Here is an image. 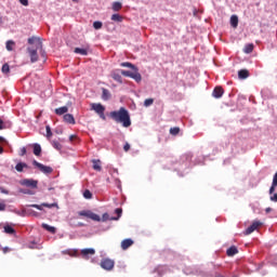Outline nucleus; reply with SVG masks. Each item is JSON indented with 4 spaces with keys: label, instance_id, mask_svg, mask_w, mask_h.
Wrapping results in <instances>:
<instances>
[{
    "label": "nucleus",
    "instance_id": "obj_39",
    "mask_svg": "<svg viewBox=\"0 0 277 277\" xmlns=\"http://www.w3.org/2000/svg\"><path fill=\"white\" fill-rule=\"evenodd\" d=\"M192 154H186V155H184V156H182V159H183V161H192Z\"/></svg>",
    "mask_w": 277,
    "mask_h": 277
},
{
    "label": "nucleus",
    "instance_id": "obj_21",
    "mask_svg": "<svg viewBox=\"0 0 277 277\" xmlns=\"http://www.w3.org/2000/svg\"><path fill=\"white\" fill-rule=\"evenodd\" d=\"M230 25L234 27V29H237L239 25V17L237 15H232L230 16Z\"/></svg>",
    "mask_w": 277,
    "mask_h": 277
},
{
    "label": "nucleus",
    "instance_id": "obj_23",
    "mask_svg": "<svg viewBox=\"0 0 277 277\" xmlns=\"http://www.w3.org/2000/svg\"><path fill=\"white\" fill-rule=\"evenodd\" d=\"M239 79H248L250 77V71L248 69H241L238 71Z\"/></svg>",
    "mask_w": 277,
    "mask_h": 277
},
{
    "label": "nucleus",
    "instance_id": "obj_44",
    "mask_svg": "<svg viewBox=\"0 0 277 277\" xmlns=\"http://www.w3.org/2000/svg\"><path fill=\"white\" fill-rule=\"evenodd\" d=\"M107 220H109V214L108 213H104L103 217H102V222H107Z\"/></svg>",
    "mask_w": 277,
    "mask_h": 277
},
{
    "label": "nucleus",
    "instance_id": "obj_26",
    "mask_svg": "<svg viewBox=\"0 0 277 277\" xmlns=\"http://www.w3.org/2000/svg\"><path fill=\"white\" fill-rule=\"evenodd\" d=\"M123 19L124 18L120 14H113L111 15V21H114L115 23H122Z\"/></svg>",
    "mask_w": 277,
    "mask_h": 277
},
{
    "label": "nucleus",
    "instance_id": "obj_4",
    "mask_svg": "<svg viewBox=\"0 0 277 277\" xmlns=\"http://www.w3.org/2000/svg\"><path fill=\"white\" fill-rule=\"evenodd\" d=\"M116 265V262L109 258H105L101 261L100 266L102 269H105L106 272H111Z\"/></svg>",
    "mask_w": 277,
    "mask_h": 277
},
{
    "label": "nucleus",
    "instance_id": "obj_29",
    "mask_svg": "<svg viewBox=\"0 0 277 277\" xmlns=\"http://www.w3.org/2000/svg\"><path fill=\"white\" fill-rule=\"evenodd\" d=\"M4 233H6V235H15L16 230L12 228V226L10 225H5L4 226Z\"/></svg>",
    "mask_w": 277,
    "mask_h": 277
},
{
    "label": "nucleus",
    "instance_id": "obj_24",
    "mask_svg": "<svg viewBox=\"0 0 277 277\" xmlns=\"http://www.w3.org/2000/svg\"><path fill=\"white\" fill-rule=\"evenodd\" d=\"M74 53H77L78 55H88V49L75 48Z\"/></svg>",
    "mask_w": 277,
    "mask_h": 277
},
{
    "label": "nucleus",
    "instance_id": "obj_18",
    "mask_svg": "<svg viewBox=\"0 0 277 277\" xmlns=\"http://www.w3.org/2000/svg\"><path fill=\"white\" fill-rule=\"evenodd\" d=\"M64 121L67 122V124H75V116L70 115V114H66L64 115Z\"/></svg>",
    "mask_w": 277,
    "mask_h": 277
},
{
    "label": "nucleus",
    "instance_id": "obj_51",
    "mask_svg": "<svg viewBox=\"0 0 277 277\" xmlns=\"http://www.w3.org/2000/svg\"><path fill=\"white\" fill-rule=\"evenodd\" d=\"M3 129H5V126L3 121L0 119V131H3Z\"/></svg>",
    "mask_w": 277,
    "mask_h": 277
},
{
    "label": "nucleus",
    "instance_id": "obj_30",
    "mask_svg": "<svg viewBox=\"0 0 277 277\" xmlns=\"http://www.w3.org/2000/svg\"><path fill=\"white\" fill-rule=\"evenodd\" d=\"M83 198H85L87 200H92V192H90V189H85L83 192Z\"/></svg>",
    "mask_w": 277,
    "mask_h": 277
},
{
    "label": "nucleus",
    "instance_id": "obj_5",
    "mask_svg": "<svg viewBox=\"0 0 277 277\" xmlns=\"http://www.w3.org/2000/svg\"><path fill=\"white\" fill-rule=\"evenodd\" d=\"M28 44H35L36 49H40V53L42 57H47L44 51H42V40L38 37L28 38Z\"/></svg>",
    "mask_w": 277,
    "mask_h": 277
},
{
    "label": "nucleus",
    "instance_id": "obj_58",
    "mask_svg": "<svg viewBox=\"0 0 277 277\" xmlns=\"http://www.w3.org/2000/svg\"><path fill=\"white\" fill-rule=\"evenodd\" d=\"M0 155H3V147L0 146Z\"/></svg>",
    "mask_w": 277,
    "mask_h": 277
},
{
    "label": "nucleus",
    "instance_id": "obj_55",
    "mask_svg": "<svg viewBox=\"0 0 277 277\" xmlns=\"http://www.w3.org/2000/svg\"><path fill=\"white\" fill-rule=\"evenodd\" d=\"M170 133H171V135H174V128L170 129Z\"/></svg>",
    "mask_w": 277,
    "mask_h": 277
},
{
    "label": "nucleus",
    "instance_id": "obj_40",
    "mask_svg": "<svg viewBox=\"0 0 277 277\" xmlns=\"http://www.w3.org/2000/svg\"><path fill=\"white\" fill-rule=\"evenodd\" d=\"M53 147L56 148V150H62V144H60V142L54 141Z\"/></svg>",
    "mask_w": 277,
    "mask_h": 277
},
{
    "label": "nucleus",
    "instance_id": "obj_9",
    "mask_svg": "<svg viewBox=\"0 0 277 277\" xmlns=\"http://www.w3.org/2000/svg\"><path fill=\"white\" fill-rule=\"evenodd\" d=\"M92 109L95 111L102 120H105V106L102 104H92Z\"/></svg>",
    "mask_w": 277,
    "mask_h": 277
},
{
    "label": "nucleus",
    "instance_id": "obj_48",
    "mask_svg": "<svg viewBox=\"0 0 277 277\" xmlns=\"http://www.w3.org/2000/svg\"><path fill=\"white\" fill-rule=\"evenodd\" d=\"M271 200L272 202H277V194H274L273 196H271Z\"/></svg>",
    "mask_w": 277,
    "mask_h": 277
},
{
    "label": "nucleus",
    "instance_id": "obj_36",
    "mask_svg": "<svg viewBox=\"0 0 277 277\" xmlns=\"http://www.w3.org/2000/svg\"><path fill=\"white\" fill-rule=\"evenodd\" d=\"M115 212L117 213V217H113V220H120L121 215H122V209L121 208H117L115 210Z\"/></svg>",
    "mask_w": 277,
    "mask_h": 277
},
{
    "label": "nucleus",
    "instance_id": "obj_54",
    "mask_svg": "<svg viewBox=\"0 0 277 277\" xmlns=\"http://www.w3.org/2000/svg\"><path fill=\"white\" fill-rule=\"evenodd\" d=\"M8 252H10V248L4 247V248H3V254H8Z\"/></svg>",
    "mask_w": 277,
    "mask_h": 277
},
{
    "label": "nucleus",
    "instance_id": "obj_45",
    "mask_svg": "<svg viewBox=\"0 0 277 277\" xmlns=\"http://www.w3.org/2000/svg\"><path fill=\"white\" fill-rule=\"evenodd\" d=\"M25 155H27V148L23 147L21 149V157H25Z\"/></svg>",
    "mask_w": 277,
    "mask_h": 277
},
{
    "label": "nucleus",
    "instance_id": "obj_59",
    "mask_svg": "<svg viewBox=\"0 0 277 277\" xmlns=\"http://www.w3.org/2000/svg\"><path fill=\"white\" fill-rule=\"evenodd\" d=\"M77 226H85L84 223H78Z\"/></svg>",
    "mask_w": 277,
    "mask_h": 277
},
{
    "label": "nucleus",
    "instance_id": "obj_8",
    "mask_svg": "<svg viewBox=\"0 0 277 277\" xmlns=\"http://www.w3.org/2000/svg\"><path fill=\"white\" fill-rule=\"evenodd\" d=\"M38 48H27V53L29 54L31 64H36L38 62Z\"/></svg>",
    "mask_w": 277,
    "mask_h": 277
},
{
    "label": "nucleus",
    "instance_id": "obj_35",
    "mask_svg": "<svg viewBox=\"0 0 277 277\" xmlns=\"http://www.w3.org/2000/svg\"><path fill=\"white\" fill-rule=\"evenodd\" d=\"M153 103H155L154 98H147L144 101V107H150V105H153Z\"/></svg>",
    "mask_w": 277,
    "mask_h": 277
},
{
    "label": "nucleus",
    "instance_id": "obj_43",
    "mask_svg": "<svg viewBox=\"0 0 277 277\" xmlns=\"http://www.w3.org/2000/svg\"><path fill=\"white\" fill-rule=\"evenodd\" d=\"M276 187H277V185H274V184L272 183V186H271V188H269V194H271V196H272V194H274V192H276Z\"/></svg>",
    "mask_w": 277,
    "mask_h": 277
},
{
    "label": "nucleus",
    "instance_id": "obj_42",
    "mask_svg": "<svg viewBox=\"0 0 277 277\" xmlns=\"http://www.w3.org/2000/svg\"><path fill=\"white\" fill-rule=\"evenodd\" d=\"M124 153H129L131 150V145L129 143H126L123 146Z\"/></svg>",
    "mask_w": 277,
    "mask_h": 277
},
{
    "label": "nucleus",
    "instance_id": "obj_20",
    "mask_svg": "<svg viewBox=\"0 0 277 277\" xmlns=\"http://www.w3.org/2000/svg\"><path fill=\"white\" fill-rule=\"evenodd\" d=\"M56 116H64V114H68V108L67 106H62L56 108L55 110Z\"/></svg>",
    "mask_w": 277,
    "mask_h": 277
},
{
    "label": "nucleus",
    "instance_id": "obj_41",
    "mask_svg": "<svg viewBox=\"0 0 277 277\" xmlns=\"http://www.w3.org/2000/svg\"><path fill=\"white\" fill-rule=\"evenodd\" d=\"M28 214L32 215L34 217H38L40 215V213L34 211V210H28Z\"/></svg>",
    "mask_w": 277,
    "mask_h": 277
},
{
    "label": "nucleus",
    "instance_id": "obj_16",
    "mask_svg": "<svg viewBox=\"0 0 277 277\" xmlns=\"http://www.w3.org/2000/svg\"><path fill=\"white\" fill-rule=\"evenodd\" d=\"M29 170V164L28 163H25V162H18L16 166H15V170L16 172H23V170Z\"/></svg>",
    "mask_w": 277,
    "mask_h": 277
},
{
    "label": "nucleus",
    "instance_id": "obj_49",
    "mask_svg": "<svg viewBox=\"0 0 277 277\" xmlns=\"http://www.w3.org/2000/svg\"><path fill=\"white\" fill-rule=\"evenodd\" d=\"M75 140H77V135L71 134V135L69 136V142H75Z\"/></svg>",
    "mask_w": 277,
    "mask_h": 277
},
{
    "label": "nucleus",
    "instance_id": "obj_2",
    "mask_svg": "<svg viewBox=\"0 0 277 277\" xmlns=\"http://www.w3.org/2000/svg\"><path fill=\"white\" fill-rule=\"evenodd\" d=\"M120 66L122 68H131L132 70H134V71H130V70L121 69V75L123 77H130V79H134L136 83H140V81H142V74L137 71V67H135V65H133L130 62H123L120 64Z\"/></svg>",
    "mask_w": 277,
    "mask_h": 277
},
{
    "label": "nucleus",
    "instance_id": "obj_38",
    "mask_svg": "<svg viewBox=\"0 0 277 277\" xmlns=\"http://www.w3.org/2000/svg\"><path fill=\"white\" fill-rule=\"evenodd\" d=\"M93 27H94V29H102L103 28V22H94Z\"/></svg>",
    "mask_w": 277,
    "mask_h": 277
},
{
    "label": "nucleus",
    "instance_id": "obj_11",
    "mask_svg": "<svg viewBox=\"0 0 277 277\" xmlns=\"http://www.w3.org/2000/svg\"><path fill=\"white\" fill-rule=\"evenodd\" d=\"M28 207H31L32 209H38V211H42V207H45L47 209H53V207H57V205L56 203H41V205L32 203Z\"/></svg>",
    "mask_w": 277,
    "mask_h": 277
},
{
    "label": "nucleus",
    "instance_id": "obj_46",
    "mask_svg": "<svg viewBox=\"0 0 277 277\" xmlns=\"http://www.w3.org/2000/svg\"><path fill=\"white\" fill-rule=\"evenodd\" d=\"M19 3H21L22 5L27 6V5H29V0H19Z\"/></svg>",
    "mask_w": 277,
    "mask_h": 277
},
{
    "label": "nucleus",
    "instance_id": "obj_7",
    "mask_svg": "<svg viewBox=\"0 0 277 277\" xmlns=\"http://www.w3.org/2000/svg\"><path fill=\"white\" fill-rule=\"evenodd\" d=\"M19 184L23 185V187H31V189H38V181L32 179H24L19 181Z\"/></svg>",
    "mask_w": 277,
    "mask_h": 277
},
{
    "label": "nucleus",
    "instance_id": "obj_12",
    "mask_svg": "<svg viewBox=\"0 0 277 277\" xmlns=\"http://www.w3.org/2000/svg\"><path fill=\"white\" fill-rule=\"evenodd\" d=\"M261 222L255 221L253 222L245 232V235H252V233H254V230H256V228H259V226H261Z\"/></svg>",
    "mask_w": 277,
    "mask_h": 277
},
{
    "label": "nucleus",
    "instance_id": "obj_13",
    "mask_svg": "<svg viewBox=\"0 0 277 277\" xmlns=\"http://www.w3.org/2000/svg\"><path fill=\"white\" fill-rule=\"evenodd\" d=\"M212 96L214 98H222V96H224V89L222 87H215Z\"/></svg>",
    "mask_w": 277,
    "mask_h": 277
},
{
    "label": "nucleus",
    "instance_id": "obj_57",
    "mask_svg": "<svg viewBox=\"0 0 277 277\" xmlns=\"http://www.w3.org/2000/svg\"><path fill=\"white\" fill-rule=\"evenodd\" d=\"M266 213H269V212H272V208H266Z\"/></svg>",
    "mask_w": 277,
    "mask_h": 277
},
{
    "label": "nucleus",
    "instance_id": "obj_22",
    "mask_svg": "<svg viewBox=\"0 0 277 277\" xmlns=\"http://www.w3.org/2000/svg\"><path fill=\"white\" fill-rule=\"evenodd\" d=\"M34 155H36V157L42 155V147L38 143L34 144Z\"/></svg>",
    "mask_w": 277,
    "mask_h": 277
},
{
    "label": "nucleus",
    "instance_id": "obj_27",
    "mask_svg": "<svg viewBox=\"0 0 277 277\" xmlns=\"http://www.w3.org/2000/svg\"><path fill=\"white\" fill-rule=\"evenodd\" d=\"M111 78L114 79V81H117V83H122V76H120V74L113 72Z\"/></svg>",
    "mask_w": 277,
    "mask_h": 277
},
{
    "label": "nucleus",
    "instance_id": "obj_19",
    "mask_svg": "<svg viewBox=\"0 0 277 277\" xmlns=\"http://www.w3.org/2000/svg\"><path fill=\"white\" fill-rule=\"evenodd\" d=\"M238 253H239V250L235 246L229 247L226 251L227 256H235V254H238Z\"/></svg>",
    "mask_w": 277,
    "mask_h": 277
},
{
    "label": "nucleus",
    "instance_id": "obj_25",
    "mask_svg": "<svg viewBox=\"0 0 277 277\" xmlns=\"http://www.w3.org/2000/svg\"><path fill=\"white\" fill-rule=\"evenodd\" d=\"M93 170L96 172H101L103 168L101 167V160H93Z\"/></svg>",
    "mask_w": 277,
    "mask_h": 277
},
{
    "label": "nucleus",
    "instance_id": "obj_31",
    "mask_svg": "<svg viewBox=\"0 0 277 277\" xmlns=\"http://www.w3.org/2000/svg\"><path fill=\"white\" fill-rule=\"evenodd\" d=\"M253 51H254V44H247L243 50L245 53H252Z\"/></svg>",
    "mask_w": 277,
    "mask_h": 277
},
{
    "label": "nucleus",
    "instance_id": "obj_10",
    "mask_svg": "<svg viewBox=\"0 0 277 277\" xmlns=\"http://www.w3.org/2000/svg\"><path fill=\"white\" fill-rule=\"evenodd\" d=\"M80 254L82 256V259H90V256H94V254H96V250L90 248V249H82L80 251Z\"/></svg>",
    "mask_w": 277,
    "mask_h": 277
},
{
    "label": "nucleus",
    "instance_id": "obj_28",
    "mask_svg": "<svg viewBox=\"0 0 277 277\" xmlns=\"http://www.w3.org/2000/svg\"><path fill=\"white\" fill-rule=\"evenodd\" d=\"M114 12H120L122 10V2H113Z\"/></svg>",
    "mask_w": 277,
    "mask_h": 277
},
{
    "label": "nucleus",
    "instance_id": "obj_52",
    "mask_svg": "<svg viewBox=\"0 0 277 277\" xmlns=\"http://www.w3.org/2000/svg\"><path fill=\"white\" fill-rule=\"evenodd\" d=\"M0 211H5V203L0 202Z\"/></svg>",
    "mask_w": 277,
    "mask_h": 277
},
{
    "label": "nucleus",
    "instance_id": "obj_3",
    "mask_svg": "<svg viewBox=\"0 0 277 277\" xmlns=\"http://www.w3.org/2000/svg\"><path fill=\"white\" fill-rule=\"evenodd\" d=\"M78 215L80 217H88L89 220H93V222H101V216L98 214L92 212V210L79 211Z\"/></svg>",
    "mask_w": 277,
    "mask_h": 277
},
{
    "label": "nucleus",
    "instance_id": "obj_1",
    "mask_svg": "<svg viewBox=\"0 0 277 277\" xmlns=\"http://www.w3.org/2000/svg\"><path fill=\"white\" fill-rule=\"evenodd\" d=\"M110 118L118 122L119 124H122L126 129H129L131 127V116L129 115V110L127 108L121 107L119 110H114L110 113Z\"/></svg>",
    "mask_w": 277,
    "mask_h": 277
},
{
    "label": "nucleus",
    "instance_id": "obj_6",
    "mask_svg": "<svg viewBox=\"0 0 277 277\" xmlns=\"http://www.w3.org/2000/svg\"><path fill=\"white\" fill-rule=\"evenodd\" d=\"M32 166H35V168H38V170H40L43 174H53V168L44 166L37 160L32 161Z\"/></svg>",
    "mask_w": 277,
    "mask_h": 277
},
{
    "label": "nucleus",
    "instance_id": "obj_34",
    "mask_svg": "<svg viewBox=\"0 0 277 277\" xmlns=\"http://www.w3.org/2000/svg\"><path fill=\"white\" fill-rule=\"evenodd\" d=\"M14 41H12V40H9V41H6V51H13V47H14Z\"/></svg>",
    "mask_w": 277,
    "mask_h": 277
},
{
    "label": "nucleus",
    "instance_id": "obj_37",
    "mask_svg": "<svg viewBox=\"0 0 277 277\" xmlns=\"http://www.w3.org/2000/svg\"><path fill=\"white\" fill-rule=\"evenodd\" d=\"M45 131H47V137L51 138L53 136V132L51 131V127L47 126Z\"/></svg>",
    "mask_w": 277,
    "mask_h": 277
},
{
    "label": "nucleus",
    "instance_id": "obj_32",
    "mask_svg": "<svg viewBox=\"0 0 277 277\" xmlns=\"http://www.w3.org/2000/svg\"><path fill=\"white\" fill-rule=\"evenodd\" d=\"M2 72L3 75H10V65L8 63L2 65Z\"/></svg>",
    "mask_w": 277,
    "mask_h": 277
},
{
    "label": "nucleus",
    "instance_id": "obj_33",
    "mask_svg": "<svg viewBox=\"0 0 277 277\" xmlns=\"http://www.w3.org/2000/svg\"><path fill=\"white\" fill-rule=\"evenodd\" d=\"M63 254H68L69 256H77V250H65Z\"/></svg>",
    "mask_w": 277,
    "mask_h": 277
},
{
    "label": "nucleus",
    "instance_id": "obj_50",
    "mask_svg": "<svg viewBox=\"0 0 277 277\" xmlns=\"http://www.w3.org/2000/svg\"><path fill=\"white\" fill-rule=\"evenodd\" d=\"M273 184L277 185V172L273 176Z\"/></svg>",
    "mask_w": 277,
    "mask_h": 277
},
{
    "label": "nucleus",
    "instance_id": "obj_47",
    "mask_svg": "<svg viewBox=\"0 0 277 277\" xmlns=\"http://www.w3.org/2000/svg\"><path fill=\"white\" fill-rule=\"evenodd\" d=\"M181 133V128L175 127L174 128V135H179Z\"/></svg>",
    "mask_w": 277,
    "mask_h": 277
},
{
    "label": "nucleus",
    "instance_id": "obj_56",
    "mask_svg": "<svg viewBox=\"0 0 277 277\" xmlns=\"http://www.w3.org/2000/svg\"><path fill=\"white\" fill-rule=\"evenodd\" d=\"M5 142V138L3 136H0V143Z\"/></svg>",
    "mask_w": 277,
    "mask_h": 277
},
{
    "label": "nucleus",
    "instance_id": "obj_14",
    "mask_svg": "<svg viewBox=\"0 0 277 277\" xmlns=\"http://www.w3.org/2000/svg\"><path fill=\"white\" fill-rule=\"evenodd\" d=\"M41 228H43L44 230H48V233H51V235H55L57 233V229L54 226H51L47 223H42Z\"/></svg>",
    "mask_w": 277,
    "mask_h": 277
},
{
    "label": "nucleus",
    "instance_id": "obj_53",
    "mask_svg": "<svg viewBox=\"0 0 277 277\" xmlns=\"http://www.w3.org/2000/svg\"><path fill=\"white\" fill-rule=\"evenodd\" d=\"M0 192H1V194H10L5 188H3V187H0Z\"/></svg>",
    "mask_w": 277,
    "mask_h": 277
},
{
    "label": "nucleus",
    "instance_id": "obj_17",
    "mask_svg": "<svg viewBox=\"0 0 277 277\" xmlns=\"http://www.w3.org/2000/svg\"><path fill=\"white\" fill-rule=\"evenodd\" d=\"M110 98H111V93L109 92V90L103 88L102 89V100L109 101Z\"/></svg>",
    "mask_w": 277,
    "mask_h": 277
},
{
    "label": "nucleus",
    "instance_id": "obj_15",
    "mask_svg": "<svg viewBox=\"0 0 277 277\" xmlns=\"http://www.w3.org/2000/svg\"><path fill=\"white\" fill-rule=\"evenodd\" d=\"M131 246H133V239H131V238H127L121 241V248L123 250H129V248H131Z\"/></svg>",
    "mask_w": 277,
    "mask_h": 277
}]
</instances>
